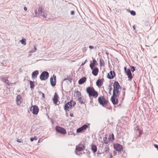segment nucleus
Listing matches in <instances>:
<instances>
[{"mask_svg": "<svg viewBox=\"0 0 158 158\" xmlns=\"http://www.w3.org/2000/svg\"><path fill=\"white\" fill-rule=\"evenodd\" d=\"M86 91L90 98L91 96H93L95 98H96L98 96V92L96 91L93 87H87L86 89Z\"/></svg>", "mask_w": 158, "mask_h": 158, "instance_id": "1", "label": "nucleus"}, {"mask_svg": "<svg viewBox=\"0 0 158 158\" xmlns=\"http://www.w3.org/2000/svg\"><path fill=\"white\" fill-rule=\"evenodd\" d=\"M114 89L113 90V94L114 95H119L120 94V91L119 89H120V87L119 83L118 81H115L113 84Z\"/></svg>", "mask_w": 158, "mask_h": 158, "instance_id": "2", "label": "nucleus"}, {"mask_svg": "<svg viewBox=\"0 0 158 158\" xmlns=\"http://www.w3.org/2000/svg\"><path fill=\"white\" fill-rule=\"evenodd\" d=\"M98 101L99 104L103 106L106 105L108 102L107 101L103 96H102L98 98Z\"/></svg>", "mask_w": 158, "mask_h": 158, "instance_id": "3", "label": "nucleus"}, {"mask_svg": "<svg viewBox=\"0 0 158 158\" xmlns=\"http://www.w3.org/2000/svg\"><path fill=\"white\" fill-rule=\"evenodd\" d=\"M48 73L47 71H44L41 73L40 78L42 81L45 80L48 78Z\"/></svg>", "mask_w": 158, "mask_h": 158, "instance_id": "4", "label": "nucleus"}, {"mask_svg": "<svg viewBox=\"0 0 158 158\" xmlns=\"http://www.w3.org/2000/svg\"><path fill=\"white\" fill-rule=\"evenodd\" d=\"M39 111V108L37 106L34 105L31 106L30 109V111L35 115H37Z\"/></svg>", "mask_w": 158, "mask_h": 158, "instance_id": "5", "label": "nucleus"}, {"mask_svg": "<svg viewBox=\"0 0 158 158\" xmlns=\"http://www.w3.org/2000/svg\"><path fill=\"white\" fill-rule=\"evenodd\" d=\"M119 95H116V94L113 95L111 98V101L114 105L117 104L118 103V99L117 98V97H119Z\"/></svg>", "mask_w": 158, "mask_h": 158, "instance_id": "6", "label": "nucleus"}, {"mask_svg": "<svg viewBox=\"0 0 158 158\" xmlns=\"http://www.w3.org/2000/svg\"><path fill=\"white\" fill-rule=\"evenodd\" d=\"M56 130L57 132L62 134H65L67 133L64 128L59 126H56Z\"/></svg>", "mask_w": 158, "mask_h": 158, "instance_id": "7", "label": "nucleus"}, {"mask_svg": "<svg viewBox=\"0 0 158 158\" xmlns=\"http://www.w3.org/2000/svg\"><path fill=\"white\" fill-rule=\"evenodd\" d=\"M72 102L71 101L68 102L64 105V109L66 111H69V108L72 107Z\"/></svg>", "mask_w": 158, "mask_h": 158, "instance_id": "8", "label": "nucleus"}, {"mask_svg": "<svg viewBox=\"0 0 158 158\" xmlns=\"http://www.w3.org/2000/svg\"><path fill=\"white\" fill-rule=\"evenodd\" d=\"M114 147L116 151L118 152H120L123 150L122 146L119 144H114Z\"/></svg>", "mask_w": 158, "mask_h": 158, "instance_id": "9", "label": "nucleus"}, {"mask_svg": "<svg viewBox=\"0 0 158 158\" xmlns=\"http://www.w3.org/2000/svg\"><path fill=\"white\" fill-rule=\"evenodd\" d=\"M88 127V126L86 124H84L81 127L78 128L77 130V132H81L82 131L85 130Z\"/></svg>", "mask_w": 158, "mask_h": 158, "instance_id": "10", "label": "nucleus"}, {"mask_svg": "<svg viewBox=\"0 0 158 158\" xmlns=\"http://www.w3.org/2000/svg\"><path fill=\"white\" fill-rule=\"evenodd\" d=\"M53 77L54 79H53V77H51L50 79L51 84L52 86H55L56 85V76L53 75Z\"/></svg>", "mask_w": 158, "mask_h": 158, "instance_id": "11", "label": "nucleus"}, {"mask_svg": "<svg viewBox=\"0 0 158 158\" xmlns=\"http://www.w3.org/2000/svg\"><path fill=\"white\" fill-rule=\"evenodd\" d=\"M115 72L114 71H110L107 75V77L109 79H113L115 76Z\"/></svg>", "mask_w": 158, "mask_h": 158, "instance_id": "12", "label": "nucleus"}, {"mask_svg": "<svg viewBox=\"0 0 158 158\" xmlns=\"http://www.w3.org/2000/svg\"><path fill=\"white\" fill-rule=\"evenodd\" d=\"M127 75L129 78V80L131 81L133 78L132 73L130 69H127L126 72Z\"/></svg>", "mask_w": 158, "mask_h": 158, "instance_id": "13", "label": "nucleus"}, {"mask_svg": "<svg viewBox=\"0 0 158 158\" xmlns=\"http://www.w3.org/2000/svg\"><path fill=\"white\" fill-rule=\"evenodd\" d=\"M21 97L20 95H18L16 98V102L18 106H19L21 103Z\"/></svg>", "mask_w": 158, "mask_h": 158, "instance_id": "14", "label": "nucleus"}, {"mask_svg": "<svg viewBox=\"0 0 158 158\" xmlns=\"http://www.w3.org/2000/svg\"><path fill=\"white\" fill-rule=\"evenodd\" d=\"M98 69L97 67L94 68L92 71V73L94 76H96L98 72Z\"/></svg>", "mask_w": 158, "mask_h": 158, "instance_id": "15", "label": "nucleus"}, {"mask_svg": "<svg viewBox=\"0 0 158 158\" xmlns=\"http://www.w3.org/2000/svg\"><path fill=\"white\" fill-rule=\"evenodd\" d=\"M85 146L82 145H80L78 146H77L76 150H78L81 151H82L85 149Z\"/></svg>", "mask_w": 158, "mask_h": 158, "instance_id": "16", "label": "nucleus"}, {"mask_svg": "<svg viewBox=\"0 0 158 158\" xmlns=\"http://www.w3.org/2000/svg\"><path fill=\"white\" fill-rule=\"evenodd\" d=\"M39 74V71L38 70H35L32 74V77L33 78H35L37 77V76Z\"/></svg>", "mask_w": 158, "mask_h": 158, "instance_id": "17", "label": "nucleus"}, {"mask_svg": "<svg viewBox=\"0 0 158 158\" xmlns=\"http://www.w3.org/2000/svg\"><path fill=\"white\" fill-rule=\"evenodd\" d=\"M86 80V78L85 77H83L81 78L78 81V84H81L84 83Z\"/></svg>", "mask_w": 158, "mask_h": 158, "instance_id": "18", "label": "nucleus"}, {"mask_svg": "<svg viewBox=\"0 0 158 158\" xmlns=\"http://www.w3.org/2000/svg\"><path fill=\"white\" fill-rule=\"evenodd\" d=\"M93 63L90 64L89 65L91 69H93L94 68L95 65L96 63L97 62L95 59H93Z\"/></svg>", "mask_w": 158, "mask_h": 158, "instance_id": "19", "label": "nucleus"}, {"mask_svg": "<svg viewBox=\"0 0 158 158\" xmlns=\"http://www.w3.org/2000/svg\"><path fill=\"white\" fill-rule=\"evenodd\" d=\"M96 85L98 87L101 86L103 84V82L100 79H99L97 80L96 82Z\"/></svg>", "mask_w": 158, "mask_h": 158, "instance_id": "20", "label": "nucleus"}, {"mask_svg": "<svg viewBox=\"0 0 158 158\" xmlns=\"http://www.w3.org/2000/svg\"><path fill=\"white\" fill-rule=\"evenodd\" d=\"M58 95L56 93H55L54 94V98L53 99V102L54 104H56L57 103L58 101Z\"/></svg>", "mask_w": 158, "mask_h": 158, "instance_id": "21", "label": "nucleus"}, {"mask_svg": "<svg viewBox=\"0 0 158 158\" xmlns=\"http://www.w3.org/2000/svg\"><path fill=\"white\" fill-rule=\"evenodd\" d=\"M91 148L94 153H95L97 151V147L95 145H92L91 146Z\"/></svg>", "mask_w": 158, "mask_h": 158, "instance_id": "22", "label": "nucleus"}, {"mask_svg": "<svg viewBox=\"0 0 158 158\" xmlns=\"http://www.w3.org/2000/svg\"><path fill=\"white\" fill-rule=\"evenodd\" d=\"M35 13L36 14H38L39 15H42V8H39L37 11V10H35Z\"/></svg>", "mask_w": 158, "mask_h": 158, "instance_id": "23", "label": "nucleus"}, {"mask_svg": "<svg viewBox=\"0 0 158 158\" xmlns=\"http://www.w3.org/2000/svg\"><path fill=\"white\" fill-rule=\"evenodd\" d=\"M2 80L4 83L7 84L8 85H10V83H9V81L7 79H6L5 78H2Z\"/></svg>", "mask_w": 158, "mask_h": 158, "instance_id": "24", "label": "nucleus"}, {"mask_svg": "<svg viewBox=\"0 0 158 158\" xmlns=\"http://www.w3.org/2000/svg\"><path fill=\"white\" fill-rule=\"evenodd\" d=\"M77 100L78 101V102L81 104H83L84 103V102L83 101L82 99L79 96H78L77 97Z\"/></svg>", "mask_w": 158, "mask_h": 158, "instance_id": "25", "label": "nucleus"}, {"mask_svg": "<svg viewBox=\"0 0 158 158\" xmlns=\"http://www.w3.org/2000/svg\"><path fill=\"white\" fill-rule=\"evenodd\" d=\"M108 139L110 141H113L114 139V134L112 133L111 135H110L109 136V137L108 138Z\"/></svg>", "mask_w": 158, "mask_h": 158, "instance_id": "26", "label": "nucleus"}, {"mask_svg": "<svg viewBox=\"0 0 158 158\" xmlns=\"http://www.w3.org/2000/svg\"><path fill=\"white\" fill-rule=\"evenodd\" d=\"M103 140L104 143L105 144L108 143V142L109 141V140L108 139V140H107V137L106 136L103 138Z\"/></svg>", "mask_w": 158, "mask_h": 158, "instance_id": "27", "label": "nucleus"}, {"mask_svg": "<svg viewBox=\"0 0 158 158\" xmlns=\"http://www.w3.org/2000/svg\"><path fill=\"white\" fill-rule=\"evenodd\" d=\"M30 88L31 89H33L34 88L35 86V85L34 84V82H33L31 81H30Z\"/></svg>", "mask_w": 158, "mask_h": 158, "instance_id": "28", "label": "nucleus"}, {"mask_svg": "<svg viewBox=\"0 0 158 158\" xmlns=\"http://www.w3.org/2000/svg\"><path fill=\"white\" fill-rule=\"evenodd\" d=\"M20 41L22 44L24 45H25L26 44V40L25 39H23Z\"/></svg>", "mask_w": 158, "mask_h": 158, "instance_id": "29", "label": "nucleus"}, {"mask_svg": "<svg viewBox=\"0 0 158 158\" xmlns=\"http://www.w3.org/2000/svg\"><path fill=\"white\" fill-rule=\"evenodd\" d=\"M36 49H37L36 47L35 46H34V49L31 50V51H30L29 53L31 54L34 52H35L36 51Z\"/></svg>", "mask_w": 158, "mask_h": 158, "instance_id": "30", "label": "nucleus"}, {"mask_svg": "<svg viewBox=\"0 0 158 158\" xmlns=\"http://www.w3.org/2000/svg\"><path fill=\"white\" fill-rule=\"evenodd\" d=\"M109 151V148L107 147H106L104 149V152L107 153Z\"/></svg>", "mask_w": 158, "mask_h": 158, "instance_id": "31", "label": "nucleus"}, {"mask_svg": "<svg viewBox=\"0 0 158 158\" xmlns=\"http://www.w3.org/2000/svg\"><path fill=\"white\" fill-rule=\"evenodd\" d=\"M75 151V153L77 155H80L81 154V151L78 150H76Z\"/></svg>", "mask_w": 158, "mask_h": 158, "instance_id": "32", "label": "nucleus"}, {"mask_svg": "<svg viewBox=\"0 0 158 158\" xmlns=\"http://www.w3.org/2000/svg\"><path fill=\"white\" fill-rule=\"evenodd\" d=\"M100 65L101 66H104V61L102 59L100 60Z\"/></svg>", "mask_w": 158, "mask_h": 158, "instance_id": "33", "label": "nucleus"}, {"mask_svg": "<svg viewBox=\"0 0 158 158\" xmlns=\"http://www.w3.org/2000/svg\"><path fill=\"white\" fill-rule=\"evenodd\" d=\"M76 93L77 94V96H78L80 97V96L81 95V93L78 90H77L76 92Z\"/></svg>", "mask_w": 158, "mask_h": 158, "instance_id": "34", "label": "nucleus"}, {"mask_svg": "<svg viewBox=\"0 0 158 158\" xmlns=\"http://www.w3.org/2000/svg\"><path fill=\"white\" fill-rule=\"evenodd\" d=\"M131 14L133 16L135 15H136L135 12L133 10L130 11Z\"/></svg>", "mask_w": 158, "mask_h": 158, "instance_id": "35", "label": "nucleus"}, {"mask_svg": "<svg viewBox=\"0 0 158 158\" xmlns=\"http://www.w3.org/2000/svg\"><path fill=\"white\" fill-rule=\"evenodd\" d=\"M131 71L132 72H133L134 71H135V67L134 66H131Z\"/></svg>", "mask_w": 158, "mask_h": 158, "instance_id": "36", "label": "nucleus"}, {"mask_svg": "<svg viewBox=\"0 0 158 158\" xmlns=\"http://www.w3.org/2000/svg\"><path fill=\"white\" fill-rule=\"evenodd\" d=\"M108 156H109V158H112L113 156H112V155L111 153H109L108 154Z\"/></svg>", "mask_w": 158, "mask_h": 158, "instance_id": "37", "label": "nucleus"}, {"mask_svg": "<svg viewBox=\"0 0 158 158\" xmlns=\"http://www.w3.org/2000/svg\"><path fill=\"white\" fill-rule=\"evenodd\" d=\"M154 146L155 148L157 149V150H158V145L157 144H154Z\"/></svg>", "mask_w": 158, "mask_h": 158, "instance_id": "38", "label": "nucleus"}, {"mask_svg": "<svg viewBox=\"0 0 158 158\" xmlns=\"http://www.w3.org/2000/svg\"><path fill=\"white\" fill-rule=\"evenodd\" d=\"M74 14V11L73 10L71 11V15H73Z\"/></svg>", "mask_w": 158, "mask_h": 158, "instance_id": "39", "label": "nucleus"}, {"mask_svg": "<svg viewBox=\"0 0 158 158\" xmlns=\"http://www.w3.org/2000/svg\"><path fill=\"white\" fill-rule=\"evenodd\" d=\"M109 87H110V88H109V93L112 90V88L111 87V85H109Z\"/></svg>", "mask_w": 158, "mask_h": 158, "instance_id": "40", "label": "nucleus"}, {"mask_svg": "<svg viewBox=\"0 0 158 158\" xmlns=\"http://www.w3.org/2000/svg\"><path fill=\"white\" fill-rule=\"evenodd\" d=\"M113 154H114V155L115 156L117 154V152H116V151H113Z\"/></svg>", "mask_w": 158, "mask_h": 158, "instance_id": "41", "label": "nucleus"}, {"mask_svg": "<svg viewBox=\"0 0 158 158\" xmlns=\"http://www.w3.org/2000/svg\"><path fill=\"white\" fill-rule=\"evenodd\" d=\"M33 138V140H37V137L36 136H35V137H34V138Z\"/></svg>", "mask_w": 158, "mask_h": 158, "instance_id": "42", "label": "nucleus"}, {"mask_svg": "<svg viewBox=\"0 0 158 158\" xmlns=\"http://www.w3.org/2000/svg\"><path fill=\"white\" fill-rule=\"evenodd\" d=\"M24 10L26 11L27 10V8L26 6L24 7Z\"/></svg>", "mask_w": 158, "mask_h": 158, "instance_id": "43", "label": "nucleus"}, {"mask_svg": "<svg viewBox=\"0 0 158 158\" xmlns=\"http://www.w3.org/2000/svg\"><path fill=\"white\" fill-rule=\"evenodd\" d=\"M93 48H94V47L91 46H89V48H90V49Z\"/></svg>", "mask_w": 158, "mask_h": 158, "instance_id": "44", "label": "nucleus"}, {"mask_svg": "<svg viewBox=\"0 0 158 158\" xmlns=\"http://www.w3.org/2000/svg\"><path fill=\"white\" fill-rule=\"evenodd\" d=\"M30 140L31 141H33L34 140L33 138H30Z\"/></svg>", "mask_w": 158, "mask_h": 158, "instance_id": "45", "label": "nucleus"}, {"mask_svg": "<svg viewBox=\"0 0 158 158\" xmlns=\"http://www.w3.org/2000/svg\"><path fill=\"white\" fill-rule=\"evenodd\" d=\"M124 70L125 71V72H126V71H127V70H126L127 69V68H126V67H124Z\"/></svg>", "mask_w": 158, "mask_h": 158, "instance_id": "46", "label": "nucleus"}, {"mask_svg": "<svg viewBox=\"0 0 158 158\" xmlns=\"http://www.w3.org/2000/svg\"><path fill=\"white\" fill-rule=\"evenodd\" d=\"M70 116L71 117H73V114H70Z\"/></svg>", "mask_w": 158, "mask_h": 158, "instance_id": "47", "label": "nucleus"}, {"mask_svg": "<svg viewBox=\"0 0 158 158\" xmlns=\"http://www.w3.org/2000/svg\"><path fill=\"white\" fill-rule=\"evenodd\" d=\"M73 106H74L76 104V103L75 102H73Z\"/></svg>", "mask_w": 158, "mask_h": 158, "instance_id": "48", "label": "nucleus"}, {"mask_svg": "<svg viewBox=\"0 0 158 158\" xmlns=\"http://www.w3.org/2000/svg\"><path fill=\"white\" fill-rule=\"evenodd\" d=\"M85 64V63H84H84H82V64L81 65V66Z\"/></svg>", "mask_w": 158, "mask_h": 158, "instance_id": "49", "label": "nucleus"}, {"mask_svg": "<svg viewBox=\"0 0 158 158\" xmlns=\"http://www.w3.org/2000/svg\"><path fill=\"white\" fill-rule=\"evenodd\" d=\"M42 95H43V98H44V93H42Z\"/></svg>", "mask_w": 158, "mask_h": 158, "instance_id": "50", "label": "nucleus"}, {"mask_svg": "<svg viewBox=\"0 0 158 158\" xmlns=\"http://www.w3.org/2000/svg\"><path fill=\"white\" fill-rule=\"evenodd\" d=\"M43 16L45 18H46V15H43Z\"/></svg>", "mask_w": 158, "mask_h": 158, "instance_id": "51", "label": "nucleus"}, {"mask_svg": "<svg viewBox=\"0 0 158 158\" xmlns=\"http://www.w3.org/2000/svg\"><path fill=\"white\" fill-rule=\"evenodd\" d=\"M17 141L18 142H21L19 141V139H18L17 140Z\"/></svg>", "mask_w": 158, "mask_h": 158, "instance_id": "52", "label": "nucleus"}, {"mask_svg": "<svg viewBox=\"0 0 158 158\" xmlns=\"http://www.w3.org/2000/svg\"><path fill=\"white\" fill-rule=\"evenodd\" d=\"M87 60H85V61L84 63H85L87 62Z\"/></svg>", "mask_w": 158, "mask_h": 158, "instance_id": "53", "label": "nucleus"}, {"mask_svg": "<svg viewBox=\"0 0 158 158\" xmlns=\"http://www.w3.org/2000/svg\"><path fill=\"white\" fill-rule=\"evenodd\" d=\"M31 54H30L29 56H28L29 57H30L31 56Z\"/></svg>", "mask_w": 158, "mask_h": 158, "instance_id": "54", "label": "nucleus"}, {"mask_svg": "<svg viewBox=\"0 0 158 158\" xmlns=\"http://www.w3.org/2000/svg\"><path fill=\"white\" fill-rule=\"evenodd\" d=\"M133 28H134V29H135V28L134 26L133 27Z\"/></svg>", "mask_w": 158, "mask_h": 158, "instance_id": "55", "label": "nucleus"}, {"mask_svg": "<svg viewBox=\"0 0 158 158\" xmlns=\"http://www.w3.org/2000/svg\"><path fill=\"white\" fill-rule=\"evenodd\" d=\"M38 142H40V140H39V141Z\"/></svg>", "mask_w": 158, "mask_h": 158, "instance_id": "56", "label": "nucleus"}]
</instances>
